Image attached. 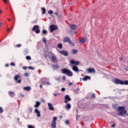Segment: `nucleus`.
<instances>
[{"label": "nucleus", "mask_w": 128, "mask_h": 128, "mask_svg": "<svg viewBox=\"0 0 128 128\" xmlns=\"http://www.w3.org/2000/svg\"><path fill=\"white\" fill-rule=\"evenodd\" d=\"M118 110L119 112L118 114V116H124V114H126V110H124V106H121L118 108Z\"/></svg>", "instance_id": "obj_1"}, {"label": "nucleus", "mask_w": 128, "mask_h": 128, "mask_svg": "<svg viewBox=\"0 0 128 128\" xmlns=\"http://www.w3.org/2000/svg\"><path fill=\"white\" fill-rule=\"evenodd\" d=\"M62 74H66V76H72V72L66 68H63L62 70Z\"/></svg>", "instance_id": "obj_2"}, {"label": "nucleus", "mask_w": 128, "mask_h": 128, "mask_svg": "<svg viewBox=\"0 0 128 128\" xmlns=\"http://www.w3.org/2000/svg\"><path fill=\"white\" fill-rule=\"evenodd\" d=\"M64 42H68L69 44L71 46H74V44L72 42L70 37L66 36L64 38Z\"/></svg>", "instance_id": "obj_3"}, {"label": "nucleus", "mask_w": 128, "mask_h": 128, "mask_svg": "<svg viewBox=\"0 0 128 128\" xmlns=\"http://www.w3.org/2000/svg\"><path fill=\"white\" fill-rule=\"evenodd\" d=\"M56 120H58V118L56 116H54L53 118V120L51 124V128H56Z\"/></svg>", "instance_id": "obj_4"}, {"label": "nucleus", "mask_w": 128, "mask_h": 128, "mask_svg": "<svg viewBox=\"0 0 128 128\" xmlns=\"http://www.w3.org/2000/svg\"><path fill=\"white\" fill-rule=\"evenodd\" d=\"M38 26L36 25L33 27L32 30H33V32H35L36 34H40V30Z\"/></svg>", "instance_id": "obj_5"}, {"label": "nucleus", "mask_w": 128, "mask_h": 128, "mask_svg": "<svg viewBox=\"0 0 128 128\" xmlns=\"http://www.w3.org/2000/svg\"><path fill=\"white\" fill-rule=\"evenodd\" d=\"M58 30V26L52 24L50 26V32H52L54 30Z\"/></svg>", "instance_id": "obj_6"}, {"label": "nucleus", "mask_w": 128, "mask_h": 128, "mask_svg": "<svg viewBox=\"0 0 128 128\" xmlns=\"http://www.w3.org/2000/svg\"><path fill=\"white\" fill-rule=\"evenodd\" d=\"M64 98H65V100L64 102H65V104H68V102H70V100H72V98H70V96L68 95H66L65 96Z\"/></svg>", "instance_id": "obj_7"}, {"label": "nucleus", "mask_w": 128, "mask_h": 128, "mask_svg": "<svg viewBox=\"0 0 128 128\" xmlns=\"http://www.w3.org/2000/svg\"><path fill=\"white\" fill-rule=\"evenodd\" d=\"M52 60L55 64H58V60L56 56L55 55H52Z\"/></svg>", "instance_id": "obj_8"}, {"label": "nucleus", "mask_w": 128, "mask_h": 128, "mask_svg": "<svg viewBox=\"0 0 128 128\" xmlns=\"http://www.w3.org/2000/svg\"><path fill=\"white\" fill-rule=\"evenodd\" d=\"M114 82L116 84H124V81L119 79H116Z\"/></svg>", "instance_id": "obj_9"}, {"label": "nucleus", "mask_w": 128, "mask_h": 128, "mask_svg": "<svg viewBox=\"0 0 128 128\" xmlns=\"http://www.w3.org/2000/svg\"><path fill=\"white\" fill-rule=\"evenodd\" d=\"M70 62L72 64H74V66H78L80 64V61H74V60H72Z\"/></svg>", "instance_id": "obj_10"}, {"label": "nucleus", "mask_w": 128, "mask_h": 128, "mask_svg": "<svg viewBox=\"0 0 128 128\" xmlns=\"http://www.w3.org/2000/svg\"><path fill=\"white\" fill-rule=\"evenodd\" d=\"M60 53L63 54V56H68V52L66 50L60 51Z\"/></svg>", "instance_id": "obj_11"}, {"label": "nucleus", "mask_w": 128, "mask_h": 128, "mask_svg": "<svg viewBox=\"0 0 128 128\" xmlns=\"http://www.w3.org/2000/svg\"><path fill=\"white\" fill-rule=\"evenodd\" d=\"M72 70L76 72H80V70H78V68L76 66H73Z\"/></svg>", "instance_id": "obj_12"}, {"label": "nucleus", "mask_w": 128, "mask_h": 128, "mask_svg": "<svg viewBox=\"0 0 128 128\" xmlns=\"http://www.w3.org/2000/svg\"><path fill=\"white\" fill-rule=\"evenodd\" d=\"M34 112H36V114H37L36 116H38V118H40V110H38V108L35 109Z\"/></svg>", "instance_id": "obj_13"}, {"label": "nucleus", "mask_w": 128, "mask_h": 128, "mask_svg": "<svg viewBox=\"0 0 128 128\" xmlns=\"http://www.w3.org/2000/svg\"><path fill=\"white\" fill-rule=\"evenodd\" d=\"M48 108L50 110H54V106L52 104L50 103H48Z\"/></svg>", "instance_id": "obj_14"}, {"label": "nucleus", "mask_w": 128, "mask_h": 128, "mask_svg": "<svg viewBox=\"0 0 128 128\" xmlns=\"http://www.w3.org/2000/svg\"><path fill=\"white\" fill-rule=\"evenodd\" d=\"M70 28L72 30H76V28H78V26H76V25H74V24H71L70 26Z\"/></svg>", "instance_id": "obj_15"}, {"label": "nucleus", "mask_w": 128, "mask_h": 128, "mask_svg": "<svg viewBox=\"0 0 128 128\" xmlns=\"http://www.w3.org/2000/svg\"><path fill=\"white\" fill-rule=\"evenodd\" d=\"M88 72H96V70H94V68H89L88 70Z\"/></svg>", "instance_id": "obj_16"}, {"label": "nucleus", "mask_w": 128, "mask_h": 128, "mask_svg": "<svg viewBox=\"0 0 128 128\" xmlns=\"http://www.w3.org/2000/svg\"><path fill=\"white\" fill-rule=\"evenodd\" d=\"M80 44H84V42H86V38H83L79 41Z\"/></svg>", "instance_id": "obj_17"}, {"label": "nucleus", "mask_w": 128, "mask_h": 128, "mask_svg": "<svg viewBox=\"0 0 128 128\" xmlns=\"http://www.w3.org/2000/svg\"><path fill=\"white\" fill-rule=\"evenodd\" d=\"M52 68H54V70H58V68H60V66H58V65H52Z\"/></svg>", "instance_id": "obj_18"}, {"label": "nucleus", "mask_w": 128, "mask_h": 128, "mask_svg": "<svg viewBox=\"0 0 128 128\" xmlns=\"http://www.w3.org/2000/svg\"><path fill=\"white\" fill-rule=\"evenodd\" d=\"M40 106V102H36V104L34 106V108H38Z\"/></svg>", "instance_id": "obj_19"}, {"label": "nucleus", "mask_w": 128, "mask_h": 128, "mask_svg": "<svg viewBox=\"0 0 128 128\" xmlns=\"http://www.w3.org/2000/svg\"><path fill=\"white\" fill-rule=\"evenodd\" d=\"M83 80L86 81L88 80H90V76H85L83 78Z\"/></svg>", "instance_id": "obj_20"}, {"label": "nucleus", "mask_w": 128, "mask_h": 128, "mask_svg": "<svg viewBox=\"0 0 128 128\" xmlns=\"http://www.w3.org/2000/svg\"><path fill=\"white\" fill-rule=\"evenodd\" d=\"M8 94L11 96V98H14V92H8Z\"/></svg>", "instance_id": "obj_21"}, {"label": "nucleus", "mask_w": 128, "mask_h": 128, "mask_svg": "<svg viewBox=\"0 0 128 128\" xmlns=\"http://www.w3.org/2000/svg\"><path fill=\"white\" fill-rule=\"evenodd\" d=\"M31 88H30V86H27V87L24 88V90H28V91L30 90H31Z\"/></svg>", "instance_id": "obj_22"}, {"label": "nucleus", "mask_w": 128, "mask_h": 128, "mask_svg": "<svg viewBox=\"0 0 128 128\" xmlns=\"http://www.w3.org/2000/svg\"><path fill=\"white\" fill-rule=\"evenodd\" d=\"M72 52L74 54H78V50L74 49L72 50Z\"/></svg>", "instance_id": "obj_23"}, {"label": "nucleus", "mask_w": 128, "mask_h": 128, "mask_svg": "<svg viewBox=\"0 0 128 128\" xmlns=\"http://www.w3.org/2000/svg\"><path fill=\"white\" fill-rule=\"evenodd\" d=\"M20 78V75H16L14 77V80H18Z\"/></svg>", "instance_id": "obj_24"}, {"label": "nucleus", "mask_w": 128, "mask_h": 128, "mask_svg": "<svg viewBox=\"0 0 128 128\" xmlns=\"http://www.w3.org/2000/svg\"><path fill=\"white\" fill-rule=\"evenodd\" d=\"M58 48H59L60 50L62 48V43L58 44Z\"/></svg>", "instance_id": "obj_25"}, {"label": "nucleus", "mask_w": 128, "mask_h": 128, "mask_svg": "<svg viewBox=\"0 0 128 128\" xmlns=\"http://www.w3.org/2000/svg\"><path fill=\"white\" fill-rule=\"evenodd\" d=\"M42 14H46V8H42Z\"/></svg>", "instance_id": "obj_26"}, {"label": "nucleus", "mask_w": 128, "mask_h": 128, "mask_svg": "<svg viewBox=\"0 0 128 128\" xmlns=\"http://www.w3.org/2000/svg\"><path fill=\"white\" fill-rule=\"evenodd\" d=\"M66 108H68V110H70V108H72V106L70 104H66Z\"/></svg>", "instance_id": "obj_27"}, {"label": "nucleus", "mask_w": 128, "mask_h": 128, "mask_svg": "<svg viewBox=\"0 0 128 128\" xmlns=\"http://www.w3.org/2000/svg\"><path fill=\"white\" fill-rule=\"evenodd\" d=\"M65 124H66V126H68V124H70V121L68 120H66L65 121Z\"/></svg>", "instance_id": "obj_28"}, {"label": "nucleus", "mask_w": 128, "mask_h": 128, "mask_svg": "<svg viewBox=\"0 0 128 128\" xmlns=\"http://www.w3.org/2000/svg\"><path fill=\"white\" fill-rule=\"evenodd\" d=\"M123 84L128 85V80L123 81Z\"/></svg>", "instance_id": "obj_29"}, {"label": "nucleus", "mask_w": 128, "mask_h": 128, "mask_svg": "<svg viewBox=\"0 0 128 128\" xmlns=\"http://www.w3.org/2000/svg\"><path fill=\"white\" fill-rule=\"evenodd\" d=\"M42 34H48V31H46V30H43L42 31Z\"/></svg>", "instance_id": "obj_30"}, {"label": "nucleus", "mask_w": 128, "mask_h": 128, "mask_svg": "<svg viewBox=\"0 0 128 128\" xmlns=\"http://www.w3.org/2000/svg\"><path fill=\"white\" fill-rule=\"evenodd\" d=\"M26 59H27L28 60H32V58L30 56H26Z\"/></svg>", "instance_id": "obj_31"}, {"label": "nucleus", "mask_w": 128, "mask_h": 128, "mask_svg": "<svg viewBox=\"0 0 128 128\" xmlns=\"http://www.w3.org/2000/svg\"><path fill=\"white\" fill-rule=\"evenodd\" d=\"M42 41L44 42V44H46V38H43Z\"/></svg>", "instance_id": "obj_32"}, {"label": "nucleus", "mask_w": 128, "mask_h": 128, "mask_svg": "<svg viewBox=\"0 0 128 128\" xmlns=\"http://www.w3.org/2000/svg\"><path fill=\"white\" fill-rule=\"evenodd\" d=\"M28 112H32V108H28Z\"/></svg>", "instance_id": "obj_33"}, {"label": "nucleus", "mask_w": 128, "mask_h": 128, "mask_svg": "<svg viewBox=\"0 0 128 128\" xmlns=\"http://www.w3.org/2000/svg\"><path fill=\"white\" fill-rule=\"evenodd\" d=\"M48 14H54V12L52 10H50L48 12Z\"/></svg>", "instance_id": "obj_34"}, {"label": "nucleus", "mask_w": 128, "mask_h": 128, "mask_svg": "<svg viewBox=\"0 0 128 128\" xmlns=\"http://www.w3.org/2000/svg\"><path fill=\"white\" fill-rule=\"evenodd\" d=\"M4 110H2V107H0V113L2 114Z\"/></svg>", "instance_id": "obj_35"}, {"label": "nucleus", "mask_w": 128, "mask_h": 128, "mask_svg": "<svg viewBox=\"0 0 128 128\" xmlns=\"http://www.w3.org/2000/svg\"><path fill=\"white\" fill-rule=\"evenodd\" d=\"M28 128H36L32 125L28 126Z\"/></svg>", "instance_id": "obj_36"}, {"label": "nucleus", "mask_w": 128, "mask_h": 128, "mask_svg": "<svg viewBox=\"0 0 128 128\" xmlns=\"http://www.w3.org/2000/svg\"><path fill=\"white\" fill-rule=\"evenodd\" d=\"M10 65L12 66H16V64H14V62H12L10 63Z\"/></svg>", "instance_id": "obj_37"}, {"label": "nucleus", "mask_w": 128, "mask_h": 128, "mask_svg": "<svg viewBox=\"0 0 128 128\" xmlns=\"http://www.w3.org/2000/svg\"><path fill=\"white\" fill-rule=\"evenodd\" d=\"M114 126H116V123L114 122V124L111 126V128H114Z\"/></svg>", "instance_id": "obj_38"}, {"label": "nucleus", "mask_w": 128, "mask_h": 128, "mask_svg": "<svg viewBox=\"0 0 128 128\" xmlns=\"http://www.w3.org/2000/svg\"><path fill=\"white\" fill-rule=\"evenodd\" d=\"M16 82H18V84H20V82H22V80H16Z\"/></svg>", "instance_id": "obj_39"}, {"label": "nucleus", "mask_w": 128, "mask_h": 128, "mask_svg": "<svg viewBox=\"0 0 128 128\" xmlns=\"http://www.w3.org/2000/svg\"><path fill=\"white\" fill-rule=\"evenodd\" d=\"M61 90H62V92H65V90H66V88H62L61 89Z\"/></svg>", "instance_id": "obj_40"}, {"label": "nucleus", "mask_w": 128, "mask_h": 128, "mask_svg": "<svg viewBox=\"0 0 128 128\" xmlns=\"http://www.w3.org/2000/svg\"><path fill=\"white\" fill-rule=\"evenodd\" d=\"M16 46L18 48H20V46H22V45L20 44H18L16 45Z\"/></svg>", "instance_id": "obj_41"}, {"label": "nucleus", "mask_w": 128, "mask_h": 128, "mask_svg": "<svg viewBox=\"0 0 128 128\" xmlns=\"http://www.w3.org/2000/svg\"><path fill=\"white\" fill-rule=\"evenodd\" d=\"M24 76H28V73H25L24 74Z\"/></svg>", "instance_id": "obj_42"}, {"label": "nucleus", "mask_w": 128, "mask_h": 128, "mask_svg": "<svg viewBox=\"0 0 128 128\" xmlns=\"http://www.w3.org/2000/svg\"><path fill=\"white\" fill-rule=\"evenodd\" d=\"M23 70H26V66H23L22 67Z\"/></svg>", "instance_id": "obj_43"}, {"label": "nucleus", "mask_w": 128, "mask_h": 128, "mask_svg": "<svg viewBox=\"0 0 128 128\" xmlns=\"http://www.w3.org/2000/svg\"><path fill=\"white\" fill-rule=\"evenodd\" d=\"M55 14L56 16H60V15H58V12H55Z\"/></svg>", "instance_id": "obj_44"}, {"label": "nucleus", "mask_w": 128, "mask_h": 128, "mask_svg": "<svg viewBox=\"0 0 128 128\" xmlns=\"http://www.w3.org/2000/svg\"><path fill=\"white\" fill-rule=\"evenodd\" d=\"M62 80H66V76H63V77H62Z\"/></svg>", "instance_id": "obj_45"}, {"label": "nucleus", "mask_w": 128, "mask_h": 128, "mask_svg": "<svg viewBox=\"0 0 128 128\" xmlns=\"http://www.w3.org/2000/svg\"><path fill=\"white\" fill-rule=\"evenodd\" d=\"M28 68H29V70H34V68H32V66H29Z\"/></svg>", "instance_id": "obj_46"}, {"label": "nucleus", "mask_w": 128, "mask_h": 128, "mask_svg": "<svg viewBox=\"0 0 128 128\" xmlns=\"http://www.w3.org/2000/svg\"><path fill=\"white\" fill-rule=\"evenodd\" d=\"M124 60V58L122 57L120 58V60Z\"/></svg>", "instance_id": "obj_47"}, {"label": "nucleus", "mask_w": 128, "mask_h": 128, "mask_svg": "<svg viewBox=\"0 0 128 128\" xmlns=\"http://www.w3.org/2000/svg\"><path fill=\"white\" fill-rule=\"evenodd\" d=\"M20 96H21V98H24V94H20Z\"/></svg>", "instance_id": "obj_48"}, {"label": "nucleus", "mask_w": 128, "mask_h": 128, "mask_svg": "<svg viewBox=\"0 0 128 128\" xmlns=\"http://www.w3.org/2000/svg\"><path fill=\"white\" fill-rule=\"evenodd\" d=\"M125 70H126V72H128V67H126V68H125Z\"/></svg>", "instance_id": "obj_49"}, {"label": "nucleus", "mask_w": 128, "mask_h": 128, "mask_svg": "<svg viewBox=\"0 0 128 128\" xmlns=\"http://www.w3.org/2000/svg\"><path fill=\"white\" fill-rule=\"evenodd\" d=\"M54 96H58V94H54Z\"/></svg>", "instance_id": "obj_50"}, {"label": "nucleus", "mask_w": 128, "mask_h": 128, "mask_svg": "<svg viewBox=\"0 0 128 128\" xmlns=\"http://www.w3.org/2000/svg\"><path fill=\"white\" fill-rule=\"evenodd\" d=\"M72 82H70V83H69V86H72Z\"/></svg>", "instance_id": "obj_51"}, {"label": "nucleus", "mask_w": 128, "mask_h": 128, "mask_svg": "<svg viewBox=\"0 0 128 128\" xmlns=\"http://www.w3.org/2000/svg\"><path fill=\"white\" fill-rule=\"evenodd\" d=\"M2 22H0V26H2Z\"/></svg>", "instance_id": "obj_52"}, {"label": "nucleus", "mask_w": 128, "mask_h": 128, "mask_svg": "<svg viewBox=\"0 0 128 128\" xmlns=\"http://www.w3.org/2000/svg\"><path fill=\"white\" fill-rule=\"evenodd\" d=\"M46 84H50V83L48 82H46Z\"/></svg>", "instance_id": "obj_53"}, {"label": "nucleus", "mask_w": 128, "mask_h": 128, "mask_svg": "<svg viewBox=\"0 0 128 128\" xmlns=\"http://www.w3.org/2000/svg\"><path fill=\"white\" fill-rule=\"evenodd\" d=\"M92 98H95L96 97V95H94V94L92 95Z\"/></svg>", "instance_id": "obj_54"}, {"label": "nucleus", "mask_w": 128, "mask_h": 128, "mask_svg": "<svg viewBox=\"0 0 128 128\" xmlns=\"http://www.w3.org/2000/svg\"><path fill=\"white\" fill-rule=\"evenodd\" d=\"M40 88H42V85H40Z\"/></svg>", "instance_id": "obj_55"}, {"label": "nucleus", "mask_w": 128, "mask_h": 128, "mask_svg": "<svg viewBox=\"0 0 128 128\" xmlns=\"http://www.w3.org/2000/svg\"><path fill=\"white\" fill-rule=\"evenodd\" d=\"M4 0V2H5L6 4V0Z\"/></svg>", "instance_id": "obj_56"}, {"label": "nucleus", "mask_w": 128, "mask_h": 128, "mask_svg": "<svg viewBox=\"0 0 128 128\" xmlns=\"http://www.w3.org/2000/svg\"><path fill=\"white\" fill-rule=\"evenodd\" d=\"M60 118H62V116H60Z\"/></svg>", "instance_id": "obj_57"}, {"label": "nucleus", "mask_w": 128, "mask_h": 128, "mask_svg": "<svg viewBox=\"0 0 128 128\" xmlns=\"http://www.w3.org/2000/svg\"><path fill=\"white\" fill-rule=\"evenodd\" d=\"M0 14L2 13V10H0Z\"/></svg>", "instance_id": "obj_58"}, {"label": "nucleus", "mask_w": 128, "mask_h": 128, "mask_svg": "<svg viewBox=\"0 0 128 128\" xmlns=\"http://www.w3.org/2000/svg\"><path fill=\"white\" fill-rule=\"evenodd\" d=\"M7 30H8V31L10 30V29H9V28H8V29H7Z\"/></svg>", "instance_id": "obj_59"}, {"label": "nucleus", "mask_w": 128, "mask_h": 128, "mask_svg": "<svg viewBox=\"0 0 128 128\" xmlns=\"http://www.w3.org/2000/svg\"><path fill=\"white\" fill-rule=\"evenodd\" d=\"M8 20H10V18H9V19H8Z\"/></svg>", "instance_id": "obj_60"}, {"label": "nucleus", "mask_w": 128, "mask_h": 128, "mask_svg": "<svg viewBox=\"0 0 128 128\" xmlns=\"http://www.w3.org/2000/svg\"><path fill=\"white\" fill-rule=\"evenodd\" d=\"M74 34H76V32H74Z\"/></svg>", "instance_id": "obj_61"}, {"label": "nucleus", "mask_w": 128, "mask_h": 128, "mask_svg": "<svg viewBox=\"0 0 128 128\" xmlns=\"http://www.w3.org/2000/svg\"><path fill=\"white\" fill-rule=\"evenodd\" d=\"M6 66H8V65H7V64H6Z\"/></svg>", "instance_id": "obj_62"}, {"label": "nucleus", "mask_w": 128, "mask_h": 128, "mask_svg": "<svg viewBox=\"0 0 128 128\" xmlns=\"http://www.w3.org/2000/svg\"><path fill=\"white\" fill-rule=\"evenodd\" d=\"M20 120V119L19 118H18V120Z\"/></svg>", "instance_id": "obj_63"}, {"label": "nucleus", "mask_w": 128, "mask_h": 128, "mask_svg": "<svg viewBox=\"0 0 128 128\" xmlns=\"http://www.w3.org/2000/svg\"><path fill=\"white\" fill-rule=\"evenodd\" d=\"M76 118H78V116H76Z\"/></svg>", "instance_id": "obj_64"}]
</instances>
